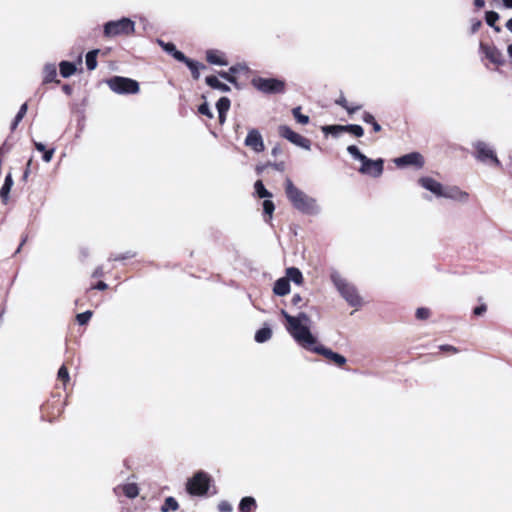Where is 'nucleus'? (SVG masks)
Returning <instances> with one entry per match:
<instances>
[{"label": "nucleus", "instance_id": "f257e3e1", "mask_svg": "<svg viewBox=\"0 0 512 512\" xmlns=\"http://www.w3.org/2000/svg\"><path fill=\"white\" fill-rule=\"evenodd\" d=\"M280 314L286 321V330L301 347L303 344L313 343L314 334L311 332V318L305 312H299L297 315H290L285 309H281Z\"/></svg>", "mask_w": 512, "mask_h": 512}, {"label": "nucleus", "instance_id": "f03ea898", "mask_svg": "<svg viewBox=\"0 0 512 512\" xmlns=\"http://www.w3.org/2000/svg\"><path fill=\"white\" fill-rule=\"evenodd\" d=\"M284 186L286 197L294 209L310 216H316L321 212L317 200L296 187L290 178H286Z\"/></svg>", "mask_w": 512, "mask_h": 512}, {"label": "nucleus", "instance_id": "7ed1b4c3", "mask_svg": "<svg viewBox=\"0 0 512 512\" xmlns=\"http://www.w3.org/2000/svg\"><path fill=\"white\" fill-rule=\"evenodd\" d=\"M330 280L351 307L358 308L362 305V298L355 285L343 278L337 270L331 271Z\"/></svg>", "mask_w": 512, "mask_h": 512}, {"label": "nucleus", "instance_id": "20e7f679", "mask_svg": "<svg viewBox=\"0 0 512 512\" xmlns=\"http://www.w3.org/2000/svg\"><path fill=\"white\" fill-rule=\"evenodd\" d=\"M474 151L472 156L480 163L485 165L494 166L497 168L502 167L495 149L488 143L482 140H477L472 143Z\"/></svg>", "mask_w": 512, "mask_h": 512}, {"label": "nucleus", "instance_id": "39448f33", "mask_svg": "<svg viewBox=\"0 0 512 512\" xmlns=\"http://www.w3.org/2000/svg\"><path fill=\"white\" fill-rule=\"evenodd\" d=\"M212 482V477L205 471H197L193 477L188 479L186 490L193 496H204L207 494Z\"/></svg>", "mask_w": 512, "mask_h": 512}, {"label": "nucleus", "instance_id": "423d86ee", "mask_svg": "<svg viewBox=\"0 0 512 512\" xmlns=\"http://www.w3.org/2000/svg\"><path fill=\"white\" fill-rule=\"evenodd\" d=\"M135 30V23L129 18H121L109 21L104 25V36L114 38L117 36H128Z\"/></svg>", "mask_w": 512, "mask_h": 512}, {"label": "nucleus", "instance_id": "0eeeda50", "mask_svg": "<svg viewBox=\"0 0 512 512\" xmlns=\"http://www.w3.org/2000/svg\"><path fill=\"white\" fill-rule=\"evenodd\" d=\"M106 83L116 94H137L140 91L139 83L128 77L113 76Z\"/></svg>", "mask_w": 512, "mask_h": 512}, {"label": "nucleus", "instance_id": "6e6552de", "mask_svg": "<svg viewBox=\"0 0 512 512\" xmlns=\"http://www.w3.org/2000/svg\"><path fill=\"white\" fill-rule=\"evenodd\" d=\"M302 347L308 351H311L313 353H316V354H319V355L325 357L326 359H328L330 362H332L333 364H335L338 367L344 366L347 362V359L345 356L333 351L332 349L324 346L323 344H318V339L315 335H314L313 343H311L310 345L303 344Z\"/></svg>", "mask_w": 512, "mask_h": 512}, {"label": "nucleus", "instance_id": "1a4fd4ad", "mask_svg": "<svg viewBox=\"0 0 512 512\" xmlns=\"http://www.w3.org/2000/svg\"><path fill=\"white\" fill-rule=\"evenodd\" d=\"M253 86L264 94L284 93V82L274 78H255L252 81Z\"/></svg>", "mask_w": 512, "mask_h": 512}, {"label": "nucleus", "instance_id": "9d476101", "mask_svg": "<svg viewBox=\"0 0 512 512\" xmlns=\"http://www.w3.org/2000/svg\"><path fill=\"white\" fill-rule=\"evenodd\" d=\"M278 133L282 138L288 140L297 147H300L304 150L311 149V141L292 130L288 125H280L278 128Z\"/></svg>", "mask_w": 512, "mask_h": 512}, {"label": "nucleus", "instance_id": "9b49d317", "mask_svg": "<svg viewBox=\"0 0 512 512\" xmlns=\"http://www.w3.org/2000/svg\"><path fill=\"white\" fill-rule=\"evenodd\" d=\"M394 163L398 168L414 167L419 170L424 167L425 159L420 152L413 151L395 158Z\"/></svg>", "mask_w": 512, "mask_h": 512}, {"label": "nucleus", "instance_id": "f8f14e48", "mask_svg": "<svg viewBox=\"0 0 512 512\" xmlns=\"http://www.w3.org/2000/svg\"><path fill=\"white\" fill-rule=\"evenodd\" d=\"M367 160L368 163L365 161L361 162V166L358 171L363 175H369L373 178H379L384 171V159H371L367 157Z\"/></svg>", "mask_w": 512, "mask_h": 512}, {"label": "nucleus", "instance_id": "ddd939ff", "mask_svg": "<svg viewBox=\"0 0 512 512\" xmlns=\"http://www.w3.org/2000/svg\"><path fill=\"white\" fill-rule=\"evenodd\" d=\"M244 145L250 147L254 152L260 153L265 150L263 137L259 130L253 128L248 131Z\"/></svg>", "mask_w": 512, "mask_h": 512}, {"label": "nucleus", "instance_id": "4468645a", "mask_svg": "<svg viewBox=\"0 0 512 512\" xmlns=\"http://www.w3.org/2000/svg\"><path fill=\"white\" fill-rule=\"evenodd\" d=\"M417 183L419 186H421L425 190L431 192L437 198H441L444 185L442 183L438 182L437 180H435L433 177L422 176L417 180Z\"/></svg>", "mask_w": 512, "mask_h": 512}, {"label": "nucleus", "instance_id": "2eb2a0df", "mask_svg": "<svg viewBox=\"0 0 512 512\" xmlns=\"http://www.w3.org/2000/svg\"><path fill=\"white\" fill-rule=\"evenodd\" d=\"M441 198L451 199L461 203H466L469 199V194L461 190L458 186H444Z\"/></svg>", "mask_w": 512, "mask_h": 512}, {"label": "nucleus", "instance_id": "dca6fc26", "mask_svg": "<svg viewBox=\"0 0 512 512\" xmlns=\"http://www.w3.org/2000/svg\"><path fill=\"white\" fill-rule=\"evenodd\" d=\"M480 49L491 63L496 65H502L504 63L503 54L498 48L481 44Z\"/></svg>", "mask_w": 512, "mask_h": 512}, {"label": "nucleus", "instance_id": "f3484780", "mask_svg": "<svg viewBox=\"0 0 512 512\" xmlns=\"http://www.w3.org/2000/svg\"><path fill=\"white\" fill-rule=\"evenodd\" d=\"M79 102H73L72 112L78 115V132H82L84 128V108L86 106V98H77Z\"/></svg>", "mask_w": 512, "mask_h": 512}, {"label": "nucleus", "instance_id": "a211bd4d", "mask_svg": "<svg viewBox=\"0 0 512 512\" xmlns=\"http://www.w3.org/2000/svg\"><path fill=\"white\" fill-rule=\"evenodd\" d=\"M291 285L289 279L281 277L274 282L273 293L277 296H285L290 293Z\"/></svg>", "mask_w": 512, "mask_h": 512}, {"label": "nucleus", "instance_id": "6ab92c4d", "mask_svg": "<svg viewBox=\"0 0 512 512\" xmlns=\"http://www.w3.org/2000/svg\"><path fill=\"white\" fill-rule=\"evenodd\" d=\"M286 279H289V283L293 282L296 285H301L304 282V277L301 270L297 267H288L286 269Z\"/></svg>", "mask_w": 512, "mask_h": 512}, {"label": "nucleus", "instance_id": "aec40b11", "mask_svg": "<svg viewBox=\"0 0 512 512\" xmlns=\"http://www.w3.org/2000/svg\"><path fill=\"white\" fill-rule=\"evenodd\" d=\"M272 337V329L269 324L265 323L255 332L254 340L257 343H265Z\"/></svg>", "mask_w": 512, "mask_h": 512}, {"label": "nucleus", "instance_id": "412c9836", "mask_svg": "<svg viewBox=\"0 0 512 512\" xmlns=\"http://www.w3.org/2000/svg\"><path fill=\"white\" fill-rule=\"evenodd\" d=\"M321 131L325 136H332L338 138L342 133H345V125L331 124L321 127Z\"/></svg>", "mask_w": 512, "mask_h": 512}, {"label": "nucleus", "instance_id": "4be33fe9", "mask_svg": "<svg viewBox=\"0 0 512 512\" xmlns=\"http://www.w3.org/2000/svg\"><path fill=\"white\" fill-rule=\"evenodd\" d=\"M206 59L209 63L226 66L228 62L224 58V54L217 50H208L206 53Z\"/></svg>", "mask_w": 512, "mask_h": 512}, {"label": "nucleus", "instance_id": "5701e85b", "mask_svg": "<svg viewBox=\"0 0 512 512\" xmlns=\"http://www.w3.org/2000/svg\"><path fill=\"white\" fill-rule=\"evenodd\" d=\"M257 508V502L252 496L243 497L238 505L239 512H253Z\"/></svg>", "mask_w": 512, "mask_h": 512}, {"label": "nucleus", "instance_id": "b1692460", "mask_svg": "<svg viewBox=\"0 0 512 512\" xmlns=\"http://www.w3.org/2000/svg\"><path fill=\"white\" fill-rule=\"evenodd\" d=\"M13 183L14 182H13L12 175H11V173H8L5 176L4 183H3L2 187L0 188V198L4 204H6L8 201L9 193L11 191Z\"/></svg>", "mask_w": 512, "mask_h": 512}, {"label": "nucleus", "instance_id": "393cba45", "mask_svg": "<svg viewBox=\"0 0 512 512\" xmlns=\"http://www.w3.org/2000/svg\"><path fill=\"white\" fill-rule=\"evenodd\" d=\"M335 104L344 108L349 115H353L362 108L361 104L351 103L347 98H335Z\"/></svg>", "mask_w": 512, "mask_h": 512}, {"label": "nucleus", "instance_id": "a878e982", "mask_svg": "<svg viewBox=\"0 0 512 512\" xmlns=\"http://www.w3.org/2000/svg\"><path fill=\"white\" fill-rule=\"evenodd\" d=\"M34 147L37 151L42 153V160L46 163L50 162L53 158L55 148L47 149L45 144L33 140Z\"/></svg>", "mask_w": 512, "mask_h": 512}, {"label": "nucleus", "instance_id": "bb28decb", "mask_svg": "<svg viewBox=\"0 0 512 512\" xmlns=\"http://www.w3.org/2000/svg\"><path fill=\"white\" fill-rule=\"evenodd\" d=\"M206 83L207 85L218 90L219 92L229 91V87L225 83H222L216 76H208L206 78Z\"/></svg>", "mask_w": 512, "mask_h": 512}, {"label": "nucleus", "instance_id": "cd10ccee", "mask_svg": "<svg viewBox=\"0 0 512 512\" xmlns=\"http://www.w3.org/2000/svg\"><path fill=\"white\" fill-rule=\"evenodd\" d=\"M124 495L129 499H134L139 495V487L136 483H127L121 486Z\"/></svg>", "mask_w": 512, "mask_h": 512}, {"label": "nucleus", "instance_id": "c85d7f7f", "mask_svg": "<svg viewBox=\"0 0 512 512\" xmlns=\"http://www.w3.org/2000/svg\"><path fill=\"white\" fill-rule=\"evenodd\" d=\"M262 208H263V214L265 217V222H269L271 220L273 212L275 210V204L270 198H267V199L263 200Z\"/></svg>", "mask_w": 512, "mask_h": 512}, {"label": "nucleus", "instance_id": "c756f323", "mask_svg": "<svg viewBox=\"0 0 512 512\" xmlns=\"http://www.w3.org/2000/svg\"><path fill=\"white\" fill-rule=\"evenodd\" d=\"M254 190H255L256 195L260 199L272 198V193L269 190L266 189V187L263 184L262 180H257L254 183Z\"/></svg>", "mask_w": 512, "mask_h": 512}, {"label": "nucleus", "instance_id": "7c9ffc66", "mask_svg": "<svg viewBox=\"0 0 512 512\" xmlns=\"http://www.w3.org/2000/svg\"><path fill=\"white\" fill-rule=\"evenodd\" d=\"M60 68V74L67 78L73 75L76 71V65L74 63L68 62V61H62L59 64Z\"/></svg>", "mask_w": 512, "mask_h": 512}, {"label": "nucleus", "instance_id": "2f4dec72", "mask_svg": "<svg viewBox=\"0 0 512 512\" xmlns=\"http://www.w3.org/2000/svg\"><path fill=\"white\" fill-rule=\"evenodd\" d=\"M179 508V504L177 500L172 497H166L164 500V503L162 504L160 510L161 512H170V511H176Z\"/></svg>", "mask_w": 512, "mask_h": 512}, {"label": "nucleus", "instance_id": "473e14b6", "mask_svg": "<svg viewBox=\"0 0 512 512\" xmlns=\"http://www.w3.org/2000/svg\"><path fill=\"white\" fill-rule=\"evenodd\" d=\"M347 152L354 160H358L360 162L365 161L368 163L367 156L363 154L356 145H349L347 147Z\"/></svg>", "mask_w": 512, "mask_h": 512}, {"label": "nucleus", "instance_id": "72a5a7b5", "mask_svg": "<svg viewBox=\"0 0 512 512\" xmlns=\"http://www.w3.org/2000/svg\"><path fill=\"white\" fill-rule=\"evenodd\" d=\"M345 133H349L356 138H361L364 135V129L359 124H346Z\"/></svg>", "mask_w": 512, "mask_h": 512}, {"label": "nucleus", "instance_id": "f704fd0d", "mask_svg": "<svg viewBox=\"0 0 512 512\" xmlns=\"http://www.w3.org/2000/svg\"><path fill=\"white\" fill-rule=\"evenodd\" d=\"M362 120L365 123L370 124L372 126V129L374 132L381 131V129H382L381 125L376 121L375 117L371 113L364 112L363 116H362Z\"/></svg>", "mask_w": 512, "mask_h": 512}, {"label": "nucleus", "instance_id": "c9c22d12", "mask_svg": "<svg viewBox=\"0 0 512 512\" xmlns=\"http://www.w3.org/2000/svg\"><path fill=\"white\" fill-rule=\"evenodd\" d=\"M292 115L294 117V119L299 123V124H302V125H306L309 123L310 121V118L308 115H305V114H302L301 113V107L300 106H297V107H294L292 109Z\"/></svg>", "mask_w": 512, "mask_h": 512}, {"label": "nucleus", "instance_id": "e433bc0d", "mask_svg": "<svg viewBox=\"0 0 512 512\" xmlns=\"http://www.w3.org/2000/svg\"><path fill=\"white\" fill-rule=\"evenodd\" d=\"M44 80L50 82L57 76V69L55 64H46L43 70Z\"/></svg>", "mask_w": 512, "mask_h": 512}, {"label": "nucleus", "instance_id": "4c0bfd02", "mask_svg": "<svg viewBox=\"0 0 512 512\" xmlns=\"http://www.w3.org/2000/svg\"><path fill=\"white\" fill-rule=\"evenodd\" d=\"M99 50H92L86 55V65L89 70H94L97 66V54Z\"/></svg>", "mask_w": 512, "mask_h": 512}, {"label": "nucleus", "instance_id": "58836bf2", "mask_svg": "<svg viewBox=\"0 0 512 512\" xmlns=\"http://www.w3.org/2000/svg\"><path fill=\"white\" fill-rule=\"evenodd\" d=\"M230 98H218L216 109L218 113H227L230 108Z\"/></svg>", "mask_w": 512, "mask_h": 512}, {"label": "nucleus", "instance_id": "ea45409f", "mask_svg": "<svg viewBox=\"0 0 512 512\" xmlns=\"http://www.w3.org/2000/svg\"><path fill=\"white\" fill-rule=\"evenodd\" d=\"M93 316V312L91 310H86L84 312L78 313L76 315V321L80 326L88 324L90 319Z\"/></svg>", "mask_w": 512, "mask_h": 512}, {"label": "nucleus", "instance_id": "a19ab883", "mask_svg": "<svg viewBox=\"0 0 512 512\" xmlns=\"http://www.w3.org/2000/svg\"><path fill=\"white\" fill-rule=\"evenodd\" d=\"M137 253L134 251H126L125 253L119 254L117 256L110 255L108 258L109 261H124L130 258L136 257Z\"/></svg>", "mask_w": 512, "mask_h": 512}, {"label": "nucleus", "instance_id": "79ce46f5", "mask_svg": "<svg viewBox=\"0 0 512 512\" xmlns=\"http://www.w3.org/2000/svg\"><path fill=\"white\" fill-rule=\"evenodd\" d=\"M187 66L189 67V69L195 79H198L200 76L199 70L201 68H204V65H202L198 62L192 61V60L190 62H188Z\"/></svg>", "mask_w": 512, "mask_h": 512}, {"label": "nucleus", "instance_id": "37998d69", "mask_svg": "<svg viewBox=\"0 0 512 512\" xmlns=\"http://www.w3.org/2000/svg\"><path fill=\"white\" fill-rule=\"evenodd\" d=\"M198 113L208 118H213V112L207 102H203L198 106Z\"/></svg>", "mask_w": 512, "mask_h": 512}, {"label": "nucleus", "instance_id": "c03bdc74", "mask_svg": "<svg viewBox=\"0 0 512 512\" xmlns=\"http://www.w3.org/2000/svg\"><path fill=\"white\" fill-rule=\"evenodd\" d=\"M430 314V309L426 307H419L416 309L415 316L418 320H426L429 318Z\"/></svg>", "mask_w": 512, "mask_h": 512}, {"label": "nucleus", "instance_id": "a18cd8bd", "mask_svg": "<svg viewBox=\"0 0 512 512\" xmlns=\"http://www.w3.org/2000/svg\"><path fill=\"white\" fill-rule=\"evenodd\" d=\"M57 377H58L59 380H61L64 383L69 381L70 376H69V372H68V369L66 368V366L62 365L59 368L58 373H57Z\"/></svg>", "mask_w": 512, "mask_h": 512}, {"label": "nucleus", "instance_id": "49530a36", "mask_svg": "<svg viewBox=\"0 0 512 512\" xmlns=\"http://www.w3.org/2000/svg\"><path fill=\"white\" fill-rule=\"evenodd\" d=\"M498 18H499L498 13H496L494 11H489L486 13V22L489 26L494 27L495 22L498 20Z\"/></svg>", "mask_w": 512, "mask_h": 512}, {"label": "nucleus", "instance_id": "de8ad7c7", "mask_svg": "<svg viewBox=\"0 0 512 512\" xmlns=\"http://www.w3.org/2000/svg\"><path fill=\"white\" fill-rule=\"evenodd\" d=\"M218 511L219 512H232L233 507L228 501L222 500L218 504Z\"/></svg>", "mask_w": 512, "mask_h": 512}, {"label": "nucleus", "instance_id": "09e8293b", "mask_svg": "<svg viewBox=\"0 0 512 512\" xmlns=\"http://www.w3.org/2000/svg\"><path fill=\"white\" fill-rule=\"evenodd\" d=\"M158 44L168 53H171L172 55L176 51V47L173 43H165L162 40H157Z\"/></svg>", "mask_w": 512, "mask_h": 512}, {"label": "nucleus", "instance_id": "8fccbe9b", "mask_svg": "<svg viewBox=\"0 0 512 512\" xmlns=\"http://www.w3.org/2000/svg\"><path fill=\"white\" fill-rule=\"evenodd\" d=\"M486 311H487V306H486V304L482 303L473 309V314L475 316H482Z\"/></svg>", "mask_w": 512, "mask_h": 512}, {"label": "nucleus", "instance_id": "3c124183", "mask_svg": "<svg viewBox=\"0 0 512 512\" xmlns=\"http://www.w3.org/2000/svg\"><path fill=\"white\" fill-rule=\"evenodd\" d=\"M173 57L178 60V61H181V62H184L186 65H188V62H190L191 60L188 59L182 52L176 50L173 54Z\"/></svg>", "mask_w": 512, "mask_h": 512}, {"label": "nucleus", "instance_id": "603ef678", "mask_svg": "<svg viewBox=\"0 0 512 512\" xmlns=\"http://www.w3.org/2000/svg\"><path fill=\"white\" fill-rule=\"evenodd\" d=\"M23 117H24L23 115H20L18 113L15 115V117H14V119L11 122V125H10L11 131H14L17 128L19 123L22 121Z\"/></svg>", "mask_w": 512, "mask_h": 512}, {"label": "nucleus", "instance_id": "864d4df0", "mask_svg": "<svg viewBox=\"0 0 512 512\" xmlns=\"http://www.w3.org/2000/svg\"><path fill=\"white\" fill-rule=\"evenodd\" d=\"M23 117H24L23 115H20L18 113L15 115V117H14V119L11 122V125H10L11 131H14L17 128L19 123L22 121Z\"/></svg>", "mask_w": 512, "mask_h": 512}, {"label": "nucleus", "instance_id": "5fc2aeb1", "mask_svg": "<svg viewBox=\"0 0 512 512\" xmlns=\"http://www.w3.org/2000/svg\"><path fill=\"white\" fill-rule=\"evenodd\" d=\"M303 301L302 297L300 294H294L292 299H291V304L293 306H296V307H299L301 308L302 305H300V303Z\"/></svg>", "mask_w": 512, "mask_h": 512}, {"label": "nucleus", "instance_id": "6e6d98bb", "mask_svg": "<svg viewBox=\"0 0 512 512\" xmlns=\"http://www.w3.org/2000/svg\"><path fill=\"white\" fill-rule=\"evenodd\" d=\"M275 170L283 172L285 170V163L283 161L277 163H269Z\"/></svg>", "mask_w": 512, "mask_h": 512}, {"label": "nucleus", "instance_id": "4d7b16f0", "mask_svg": "<svg viewBox=\"0 0 512 512\" xmlns=\"http://www.w3.org/2000/svg\"><path fill=\"white\" fill-rule=\"evenodd\" d=\"M31 164H32V159H29V160H28V162H27V164H26V168H25V170H24V172H23V175H22V180H23V181H26V180H27V178H28V175H29V173H30V167H31Z\"/></svg>", "mask_w": 512, "mask_h": 512}, {"label": "nucleus", "instance_id": "13d9d810", "mask_svg": "<svg viewBox=\"0 0 512 512\" xmlns=\"http://www.w3.org/2000/svg\"><path fill=\"white\" fill-rule=\"evenodd\" d=\"M108 288V285L104 281H98L94 286L93 289L104 291Z\"/></svg>", "mask_w": 512, "mask_h": 512}, {"label": "nucleus", "instance_id": "bf43d9fd", "mask_svg": "<svg viewBox=\"0 0 512 512\" xmlns=\"http://www.w3.org/2000/svg\"><path fill=\"white\" fill-rule=\"evenodd\" d=\"M104 275V271H103V268L102 266H98L95 268V270L93 271L92 273V277L93 278H100Z\"/></svg>", "mask_w": 512, "mask_h": 512}, {"label": "nucleus", "instance_id": "052dcab7", "mask_svg": "<svg viewBox=\"0 0 512 512\" xmlns=\"http://www.w3.org/2000/svg\"><path fill=\"white\" fill-rule=\"evenodd\" d=\"M440 350L441 351H450V352H454V353H456L458 351L456 347H454L452 345H448V344L441 345Z\"/></svg>", "mask_w": 512, "mask_h": 512}, {"label": "nucleus", "instance_id": "680f3d73", "mask_svg": "<svg viewBox=\"0 0 512 512\" xmlns=\"http://www.w3.org/2000/svg\"><path fill=\"white\" fill-rule=\"evenodd\" d=\"M281 153H282V148H281V146H280L279 144L275 145V146L272 148V150H271V154H272L273 156H275V157H276V156H278V155H279V154H281Z\"/></svg>", "mask_w": 512, "mask_h": 512}, {"label": "nucleus", "instance_id": "e2e57ef3", "mask_svg": "<svg viewBox=\"0 0 512 512\" xmlns=\"http://www.w3.org/2000/svg\"><path fill=\"white\" fill-rule=\"evenodd\" d=\"M27 110H28V105H27V103H23V104L20 106V108H19V110H18V112H17V113H18V114H20V115L25 116V115H26V113H27Z\"/></svg>", "mask_w": 512, "mask_h": 512}, {"label": "nucleus", "instance_id": "0e129e2a", "mask_svg": "<svg viewBox=\"0 0 512 512\" xmlns=\"http://www.w3.org/2000/svg\"><path fill=\"white\" fill-rule=\"evenodd\" d=\"M226 114L227 113H218V120L221 125L226 121Z\"/></svg>", "mask_w": 512, "mask_h": 512}, {"label": "nucleus", "instance_id": "69168bd1", "mask_svg": "<svg viewBox=\"0 0 512 512\" xmlns=\"http://www.w3.org/2000/svg\"><path fill=\"white\" fill-rule=\"evenodd\" d=\"M26 241H27V236H23L22 239H21V242H20V244H19V246L17 248V250L15 251V253H19L20 252L22 246L26 243Z\"/></svg>", "mask_w": 512, "mask_h": 512}, {"label": "nucleus", "instance_id": "338daca9", "mask_svg": "<svg viewBox=\"0 0 512 512\" xmlns=\"http://www.w3.org/2000/svg\"><path fill=\"white\" fill-rule=\"evenodd\" d=\"M80 254L82 258H87L89 256V250L87 248H82L80 250Z\"/></svg>", "mask_w": 512, "mask_h": 512}, {"label": "nucleus", "instance_id": "774afa93", "mask_svg": "<svg viewBox=\"0 0 512 512\" xmlns=\"http://www.w3.org/2000/svg\"><path fill=\"white\" fill-rule=\"evenodd\" d=\"M506 28L512 32V18L507 21Z\"/></svg>", "mask_w": 512, "mask_h": 512}]
</instances>
